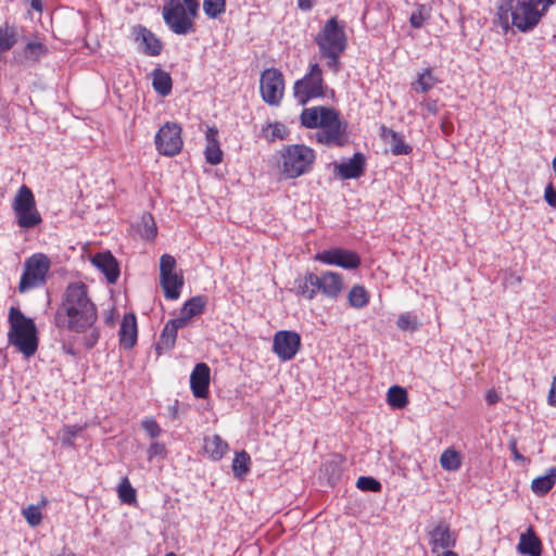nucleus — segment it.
Listing matches in <instances>:
<instances>
[{
	"mask_svg": "<svg viewBox=\"0 0 556 556\" xmlns=\"http://www.w3.org/2000/svg\"><path fill=\"white\" fill-rule=\"evenodd\" d=\"M98 319L89 286L81 280L68 282L53 316L55 327L81 336L84 348L91 350L100 340Z\"/></svg>",
	"mask_w": 556,
	"mask_h": 556,
	"instance_id": "obj_1",
	"label": "nucleus"
},
{
	"mask_svg": "<svg viewBox=\"0 0 556 556\" xmlns=\"http://www.w3.org/2000/svg\"><path fill=\"white\" fill-rule=\"evenodd\" d=\"M301 124L306 128L320 130L316 134L318 142L342 147L346 142V123L332 108L313 106L304 109L300 115Z\"/></svg>",
	"mask_w": 556,
	"mask_h": 556,
	"instance_id": "obj_2",
	"label": "nucleus"
},
{
	"mask_svg": "<svg viewBox=\"0 0 556 556\" xmlns=\"http://www.w3.org/2000/svg\"><path fill=\"white\" fill-rule=\"evenodd\" d=\"M8 342L26 358L35 355L38 350V329L33 318L27 317L20 308L10 307L8 314Z\"/></svg>",
	"mask_w": 556,
	"mask_h": 556,
	"instance_id": "obj_3",
	"label": "nucleus"
},
{
	"mask_svg": "<svg viewBox=\"0 0 556 556\" xmlns=\"http://www.w3.org/2000/svg\"><path fill=\"white\" fill-rule=\"evenodd\" d=\"M320 56L326 59V65L334 74L341 70V54L348 47L344 24L339 23L336 16L329 18L323 29L315 37Z\"/></svg>",
	"mask_w": 556,
	"mask_h": 556,
	"instance_id": "obj_4",
	"label": "nucleus"
},
{
	"mask_svg": "<svg viewBox=\"0 0 556 556\" xmlns=\"http://www.w3.org/2000/svg\"><path fill=\"white\" fill-rule=\"evenodd\" d=\"M315 151L305 144H289L281 150V175L294 179L307 174L314 163Z\"/></svg>",
	"mask_w": 556,
	"mask_h": 556,
	"instance_id": "obj_5",
	"label": "nucleus"
},
{
	"mask_svg": "<svg viewBox=\"0 0 556 556\" xmlns=\"http://www.w3.org/2000/svg\"><path fill=\"white\" fill-rule=\"evenodd\" d=\"M323 70L318 63H309L307 73L295 80L292 87L293 97L301 105L314 99L324 98L327 92Z\"/></svg>",
	"mask_w": 556,
	"mask_h": 556,
	"instance_id": "obj_6",
	"label": "nucleus"
},
{
	"mask_svg": "<svg viewBox=\"0 0 556 556\" xmlns=\"http://www.w3.org/2000/svg\"><path fill=\"white\" fill-rule=\"evenodd\" d=\"M51 261L45 253H34L27 257L23 265V273L17 286L20 293L39 289L47 283Z\"/></svg>",
	"mask_w": 556,
	"mask_h": 556,
	"instance_id": "obj_7",
	"label": "nucleus"
},
{
	"mask_svg": "<svg viewBox=\"0 0 556 556\" xmlns=\"http://www.w3.org/2000/svg\"><path fill=\"white\" fill-rule=\"evenodd\" d=\"M12 210L15 215L16 224L21 229H34L42 223V217L37 208L33 191L25 185L17 190Z\"/></svg>",
	"mask_w": 556,
	"mask_h": 556,
	"instance_id": "obj_8",
	"label": "nucleus"
},
{
	"mask_svg": "<svg viewBox=\"0 0 556 556\" xmlns=\"http://www.w3.org/2000/svg\"><path fill=\"white\" fill-rule=\"evenodd\" d=\"M162 15L167 27L176 35H188L195 30L194 18L198 15H192L181 0H167Z\"/></svg>",
	"mask_w": 556,
	"mask_h": 556,
	"instance_id": "obj_9",
	"label": "nucleus"
},
{
	"mask_svg": "<svg viewBox=\"0 0 556 556\" xmlns=\"http://www.w3.org/2000/svg\"><path fill=\"white\" fill-rule=\"evenodd\" d=\"M260 92L263 101L271 106H278L285 94V77L280 70L269 67L260 77Z\"/></svg>",
	"mask_w": 556,
	"mask_h": 556,
	"instance_id": "obj_10",
	"label": "nucleus"
},
{
	"mask_svg": "<svg viewBox=\"0 0 556 556\" xmlns=\"http://www.w3.org/2000/svg\"><path fill=\"white\" fill-rule=\"evenodd\" d=\"M154 143L157 152L162 155L179 154L184 146L181 126L175 122L164 123L155 134Z\"/></svg>",
	"mask_w": 556,
	"mask_h": 556,
	"instance_id": "obj_11",
	"label": "nucleus"
},
{
	"mask_svg": "<svg viewBox=\"0 0 556 556\" xmlns=\"http://www.w3.org/2000/svg\"><path fill=\"white\" fill-rule=\"evenodd\" d=\"M176 260L169 254L160 258V281L167 300H177L184 286V277L176 270Z\"/></svg>",
	"mask_w": 556,
	"mask_h": 556,
	"instance_id": "obj_12",
	"label": "nucleus"
},
{
	"mask_svg": "<svg viewBox=\"0 0 556 556\" xmlns=\"http://www.w3.org/2000/svg\"><path fill=\"white\" fill-rule=\"evenodd\" d=\"M545 12L534 0L517 1L511 9L513 25L521 31H527L540 22Z\"/></svg>",
	"mask_w": 556,
	"mask_h": 556,
	"instance_id": "obj_13",
	"label": "nucleus"
},
{
	"mask_svg": "<svg viewBox=\"0 0 556 556\" xmlns=\"http://www.w3.org/2000/svg\"><path fill=\"white\" fill-rule=\"evenodd\" d=\"M301 348V337L291 330H279L273 338V352L282 362L291 361Z\"/></svg>",
	"mask_w": 556,
	"mask_h": 556,
	"instance_id": "obj_14",
	"label": "nucleus"
},
{
	"mask_svg": "<svg viewBox=\"0 0 556 556\" xmlns=\"http://www.w3.org/2000/svg\"><path fill=\"white\" fill-rule=\"evenodd\" d=\"M315 260L323 264L336 265L344 269H355L361 265V257L356 252L342 248H332L318 252L315 255Z\"/></svg>",
	"mask_w": 556,
	"mask_h": 556,
	"instance_id": "obj_15",
	"label": "nucleus"
},
{
	"mask_svg": "<svg viewBox=\"0 0 556 556\" xmlns=\"http://www.w3.org/2000/svg\"><path fill=\"white\" fill-rule=\"evenodd\" d=\"M431 553L454 548L457 542V534L451 530L450 525L441 520L428 532Z\"/></svg>",
	"mask_w": 556,
	"mask_h": 556,
	"instance_id": "obj_16",
	"label": "nucleus"
},
{
	"mask_svg": "<svg viewBox=\"0 0 556 556\" xmlns=\"http://www.w3.org/2000/svg\"><path fill=\"white\" fill-rule=\"evenodd\" d=\"M136 42L142 46L143 53L149 56H159L163 51V42L149 28L136 25L131 29Z\"/></svg>",
	"mask_w": 556,
	"mask_h": 556,
	"instance_id": "obj_17",
	"label": "nucleus"
},
{
	"mask_svg": "<svg viewBox=\"0 0 556 556\" xmlns=\"http://www.w3.org/2000/svg\"><path fill=\"white\" fill-rule=\"evenodd\" d=\"M317 283L319 292L328 299H337L344 290V278L341 274L327 270L323 271L320 276L317 275Z\"/></svg>",
	"mask_w": 556,
	"mask_h": 556,
	"instance_id": "obj_18",
	"label": "nucleus"
},
{
	"mask_svg": "<svg viewBox=\"0 0 556 556\" xmlns=\"http://www.w3.org/2000/svg\"><path fill=\"white\" fill-rule=\"evenodd\" d=\"M210 367L205 363H199L194 366L190 375V389L197 399H206L210 388Z\"/></svg>",
	"mask_w": 556,
	"mask_h": 556,
	"instance_id": "obj_19",
	"label": "nucleus"
},
{
	"mask_svg": "<svg viewBox=\"0 0 556 556\" xmlns=\"http://www.w3.org/2000/svg\"><path fill=\"white\" fill-rule=\"evenodd\" d=\"M366 168V159L363 153L356 152L353 157L346 162L336 164L334 172L341 179H356L364 175Z\"/></svg>",
	"mask_w": 556,
	"mask_h": 556,
	"instance_id": "obj_20",
	"label": "nucleus"
},
{
	"mask_svg": "<svg viewBox=\"0 0 556 556\" xmlns=\"http://www.w3.org/2000/svg\"><path fill=\"white\" fill-rule=\"evenodd\" d=\"M138 339V326L137 318L134 313H126L123 316L119 330H118V340L119 345L125 350H131Z\"/></svg>",
	"mask_w": 556,
	"mask_h": 556,
	"instance_id": "obj_21",
	"label": "nucleus"
},
{
	"mask_svg": "<svg viewBox=\"0 0 556 556\" xmlns=\"http://www.w3.org/2000/svg\"><path fill=\"white\" fill-rule=\"evenodd\" d=\"M92 264L104 274L109 283H115L119 277V266L111 252L97 253L92 257Z\"/></svg>",
	"mask_w": 556,
	"mask_h": 556,
	"instance_id": "obj_22",
	"label": "nucleus"
},
{
	"mask_svg": "<svg viewBox=\"0 0 556 556\" xmlns=\"http://www.w3.org/2000/svg\"><path fill=\"white\" fill-rule=\"evenodd\" d=\"M184 327V319L175 318L165 324L156 343V351L159 354L170 351L175 346L178 329Z\"/></svg>",
	"mask_w": 556,
	"mask_h": 556,
	"instance_id": "obj_23",
	"label": "nucleus"
},
{
	"mask_svg": "<svg viewBox=\"0 0 556 556\" xmlns=\"http://www.w3.org/2000/svg\"><path fill=\"white\" fill-rule=\"evenodd\" d=\"M517 549L522 555L541 556L542 543L532 528L520 534Z\"/></svg>",
	"mask_w": 556,
	"mask_h": 556,
	"instance_id": "obj_24",
	"label": "nucleus"
},
{
	"mask_svg": "<svg viewBox=\"0 0 556 556\" xmlns=\"http://www.w3.org/2000/svg\"><path fill=\"white\" fill-rule=\"evenodd\" d=\"M206 146L204 150L205 160L211 165H217L223 161V151L218 141V131L215 128H208L206 131Z\"/></svg>",
	"mask_w": 556,
	"mask_h": 556,
	"instance_id": "obj_25",
	"label": "nucleus"
},
{
	"mask_svg": "<svg viewBox=\"0 0 556 556\" xmlns=\"http://www.w3.org/2000/svg\"><path fill=\"white\" fill-rule=\"evenodd\" d=\"M317 275L314 273H306L302 278L295 281V294L312 301L319 292L317 283Z\"/></svg>",
	"mask_w": 556,
	"mask_h": 556,
	"instance_id": "obj_26",
	"label": "nucleus"
},
{
	"mask_svg": "<svg viewBox=\"0 0 556 556\" xmlns=\"http://www.w3.org/2000/svg\"><path fill=\"white\" fill-rule=\"evenodd\" d=\"M228 450V443L218 434L208 435L203 439V451L213 460L222 459Z\"/></svg>",
	"mask_w": 556,
	"mask_h": 556,
	"instance_id": "obj_27",
	"label": "nucleus"
},
{
	"mask_svg": "<svg viewBox=\"0 0 556 556\" xmlns=\"http://www.w3.org/2000/svg\"><path fill=\"white\" fill-rule=\"evenodd\" d=\"M381 137L391 146V151L394 155H407L412 152V147L404 142L403 137L395 130L382 126Z\"/></svg>",
	"mask_w": 556,
	"mask_h": 556,
	"instance_id": "obj_28",
	"label": "nucleus"
},
{
	"mask_svg": "<svg viewBox=\"0 0 556 556\" xmlns=\"http://www.w3.org/2000/svg\"><path fill=\"white\" fill-rule=\"evenodd\" d=\"M206 299L202 295L192 296L189 299L180 309V317L184 319V326H187L189 320L204 312Z\"/></svg>",
	"mask_w": 556,
	"mask_h": 556,
	"instance_id": "obj_29",
	"label": "nucleus"
},
{
	"mask_svg": "<svg viewBox=\"0 0 556 556\" xmlns=\"http://www.w3.org/2000/svg\"><path fill=\"white\" fill-rule=\"evenodd\" d=\"M556 484V467L547 469L544 476L536 477L531 482V490L535 495L543 496Z\"/></svg>",
	"mask_w": 556,
	"mask_h": 556,
	"instance_id": "obj_30",
	"label": "nucleus"
},
{
	"mask_svg": "<svg viewBox=\"0 0 556 556\" xmlns=\"http://www.w3.org/2000/svg\"><path fill=\"white\" fill-rule=\"evenodd\" d=\"M152 87L160 96H168L173 88V80L169 73L162 68H155L152 72Z\"/></svg>",
	"mask_w": 556,
	"mask_h": 556,
	"instance_id": "obj_31",
	"label": "nucleus"
},
{
	"mask_svg": "<svg viewBox=\"0 0 556 556\" xmlns=\"http://www.w3.org/2000/svg\"><path fill=\"white\" fill-rule=\"evenodd\" d=\"M48 500L42 496L40 502L36 505L30 504L22 509V516L25 518L29 527L35 528L42 521V510L47 507Z\"/></svg>",
	"mask_w": 556,
	"mask_h": 556,
	"instance_id": "obj_32",
	"label": "nucleus"
},
{
	"mask_svg": "<svg viewBox=\"0 0 556 556\" xmlns=\"http://www.w3.org/2000/svg\"><path fill=\"white\" fill-rule=\"evenodd\" d=\"M440 466L446 471H457L462 467V454L453 447L445 448L440 456Z\"/></svg>",
	"mask_w": 556,
	"mask_h": 556,
	"instance_id": "obj_33",
	"label": "nucleus"
},
{
	"mask_svg": "<svg viewBox=\"0 0 556 556\" xmlns=\"http://www.w3.org/2000/svg\"><path fill=\"white\" fill-rule=\"evenodd\" d=\"M369 292L362 285L353 286L348 293L350 306L356 309L365 307L369 303Z\"/></svg>",
	"mask_w": 556,
	"mask_h": 556,
	"instance_id": "obj_34",
	"label": "nucleus"
},
{
	"mask_svg": "<svg viewBox=\"0 0 556 556\" xmlns=\"http://www.w3.org/2000/svg\"><path fill=\"white\" fill-rule=\"evenodd\" d=\"M387 402L394 409H402L408 404L407 391L400 386H392L387 393Z\"/></svg>",
	"mask_w": 556,
	"mask_h": 556,
	"instance_id": "obj_35",
	"label": "nucleus"
},
{
	"mask_svg": "<svg viewBox=\"0 0 556 556\" xmlns=\"http://www.w3.org/2000/svg\"><path fill=\"white\" fill-rule=\"evenodd\" d=\"M438 83V78L433 75L431 68H425L412 84V88L416 92L426 93L432 89Z\"/></svg>",
	"mask_w": 556,
	"mask_h": 556,
	"instance_id": "obj_36",
	"label": "nucleus"
},
{
	"mask_svg": "<svg viewBox=\"0 0 556 556\" xmlns=\"http://www.w3.org/2000/svg\"><path fill=\"white\" fill-rule=\"evenodd\" d=\"M251 457L245 451L236 453L232 460V471L236 478L243 479L250 471Z\"/></svg>",
	"mask_w": 556,
	"mask_h": 556,
	"instance_id": "obj_37",
	"label": "nucleus"
},
{
	"mask_svg": "<svg viewBox=\"0 0 556 556\" xmlns=\"http://www.w3.org/2000/svg\"><path fill=\"white\" fill-rule=\"evenodd\" d=\"M287 135L288 130L286 126L280 122L268 123L263 128V136L269 142L282 140L287 137Z\"/></svg>",
	"mask_w": 556,
	"mask_h": 556,
	"instance_id": "obj_38",
	"label": "nucleus"
},
{
	"mask_svg": "<svg viewBox=\"0 0 556 556\" xmlns=\"http://www.w3.org/2000/svg\"><path fill=\"white\" fill-rule=\"evenodd\" d=\"M138 231L142 238L148 240H153L157 236V227L150 213L142 215L141 222L138 226Z\"/></svg>",
	"mask_w": 556,
	"mask_h": 556,
	"instance_id": "obj_39",
	"label": "nucleus"
},
{
	"mask_svg": "<svg viewBox=\"0 0 556 556\" xmlns=\"http://www.w3.org/2000/svg\"><path fill=\"white\" fill-rule=\"evenodd\" d=\"M117 494L122 503L132 505L137 502V492L127 477L123 478L117 488Z\"/></svg>",
	"mask_w": 556,
	"mask_h": 556,
	"instance_id": "obj_40",
	"label": "nucleus"
},
{
	"mask_svg": "<svg viewBox=\"0 0 556 556\" xmlns=\"http://www.w3.org/2000/svg\"><path fill=\"white\" fill-rule=\"evenodd\" d=\"M227 0H203V11L208 18L215 20L226 12Z\"/></svg>",
	"mask_w": 556,
	"mask_h": 556,
	"instance_id": "obj_41",
	"label": "nucleus"
},
{
	"mask_svg": "<svg viewBox=\"0 0 556 556\" xmlns=\"http://www.w3.org/2000/svg\"><path fill=\"white\" fill-rule=\"evenodd\" d=\"M47 47L42 42L36 40L28 41L23 49V54L25 59L31 61H38L39 58L47 54Z\"/></svg>",
	"mask_w": 556,
	"mask_h": 556,
	"instance_id": "obj_42",
	"label": "nucleus"
},
{
	"mask_svg": "<svg viewBox=\"0 0 556 556\" xmlns=\"http://www.w3.org/2000/svg\"><path fill=\"white\" fill-rule=\"evenodd\" d=\"M429 17V10L424 4H418L416 10L410 14L409 23L413 28H421Z\"/></svg>",
	"mask_w": 556,
	"mask_h": 556,
	"instance_id": "obj_43",
	"label": "nucleus"
},
{
	"mask_svg": "<svg viewBox=\"0 0 556 556\" xmlns=\"http://www.w3.org/2000/svg\"><path fill=\"white\" fill-rule=\"evenodd\" d=\"M81 431L79 426H64L61 430V441L64 446L73 447L74 439Z\"/></svg>",
	"mask_w": 556,
	"mask_h": 556,
	"instance_id": "obj_44",
	"label": "nucleus"
},
{
	"mask_svg": "<svg viewBox=\"0 0 556 556\" xmlns=\"http://www.w3.org/2000/svg\"><path fill=\"white\" fill-rule=\"evenodd\" d=\"M396 325L403 331H415L418 328V320L416 316L404 313L399 316Z\"/></svg>",
	"mask_w": 556,
	"mask_h": 556,
	"instance_id": "obj_45",
	"label": "nucleus"
},
{
	"mask_svg": "<svg viewBox=\"0 0 556 556\" xmlns=\"http://www.w3.org/2000/svg\"><path fill=\"white\" fill-rule=\"evenodd\" d=\"M356 486L362 491L379 492L381 483L372 477L362 476L356 481Z\"/></svg>",
	"mask_w": 556,
	"mask_h": 556,
	"instance_id": "obj_46",
	"label": "nucleus"
},
{
	"mask_svg": "<svg viewBox=\"0 0 556 556\" xmlns=\"http://www.w3.org/2000/svg\"><path fill=\"white\" fill-rule=\"evenodd\" d=\"M143 430L149 434L150 438H157L162 433V428L152 417L144 418L141 421Z\"/></svg>",
	"mask_w": 556,
	"mask_h": 556,
	"instance_id": "obj_47",
	"label": "nucleus"
},
{
	"mask_svg": "<svg viewBox=\"0 0 556 556\" xmlns=\"http://www.w3.org/2000/svg\"><path fill=\"white\" fill-rule=\"evenodd\" d=\"M147 454H148L149 460H151L157 456L164 457L166 455V447L161 442H153L148 447Z\"/></svg>",
	"mask_w": 556,
	"mask_h": 556,
	"instance_id": "obj_48",
	"label": "nucleus"
},
{
	"mask_svg": "<svg viewBox=\"0 0 556 556\" xmlns=\"http://www.w3.org/2000/svg\"><path fill=\"white\" fill-rule=\"evenodd\" d=\"M544 200L546 201V203L556 208V190L554 189L553 185L552 184H548L546 187H545V190H544Z\"/></svg>",
	"mask_w": 556,
	"mask_h": 556,
	"instance_id": "obj_49",
	"label": "nucleus"
},
{
	"mask_svg": "<svg viewBox=\"0 0 556 556\" xmlns=\"http://www.w3.org/2000/svg\"><path fill=\"white\" fill-rule=\"evenodd\" d=\"M547 402L551 406L556 407V375L553 377L552 384L547 395Z\"/></svg>",
	"mask_w": 556,
	"mask_h": 556,
	"instance_id": "obj_50",
	"label": "nucleus"
},
{
	"mask_svg": "<svg viewBox=\"0 0 556 556\" xmlns=\"http://www.w3.org/2000/svg\"><path fill=\"white\" fill-rule=\"evenodd\" d=\"M185 4H187L189 12L192 15H199V1L198 0H181Z\"/></svg>",
	"mask_w": 556,
	"mask_h": 556,
	"instance_id": "obj_51",
	"label": "nucleus"
},
{
	"mask_svg": "<svg viewBox=\"0 0 556 556\" xmlns=\"http://www.w3.org/2000/svg\"><path fill=\"white\" fill-rule=\"evenodd\" d=\"M316 0H298V7L302 11H308L313 8Z\"/></svg>",
	"mask_w": 556,
	"mask_h": 556,
	"instance_id": "obj_52",
	"label": "nucleus"
},
{
	"mask_svg": "<svg viewBox=\"0 0 556 556\" xmlns=\"http://www.w3.org/2000/svg\"><path fill=\"white\" fill-rule=\"evenodd\" d=\"M30 8L38 13H42L43 11V3L41 0H29Z\"/></svg>",
	"mask_w": 556,
	"mask_h": 556,
	"instance_id": "obj_53",
	"label": "nucleus"
},
{
	"mask_svg": "<svg viewBox=\"0 0 556 556\" xmlns=\"http://www.w3.org/2000/svg\"><path fill=\"white\" fill-rule=\"evenodd\" d=\"M510 450H511L513 456L516 460H525V457L518 452L517 445L515 442L510 443Z\"/></svg>",
	"mask_w": 556,
	"mask_h": 556,
	"instance_id": "obj_54",
	"label": "nucleus"
},
{
	"mask_svg": "<svg viewBox=\"0 0 556 556\" xmlns=\"http://www.w3.org/2000/svg\"><path fill=\"white\" fill-rule=\"evenodd\" d=\"M536 3L541 4L542 11H547V9L556 2V0H534Z\"/></svg>",
	"mask_w": 556,
	"mask_h": 556,
	"instance_id": "obj_55",
	"label": "nucleus"
},
{
	"mask_svg": "<svg viewBox=\"0 0 556 556\" xmlns=\"http://www.w3.org/2000/svg\"><path fill=\"white\" fill-rule=\"evenodd\" d=\"M432 556H458L457 553H455L454 551H452V548L450 549H444L442 552H437L435 554H432Z\"/></svg>",
	"mask_w": 556,
	"mask_h": 556,
	"instance_id": "obj_56",
	"label": "nucleus"
},
{
	"mask_svg": "<svg viewBox=\"0 0 556 556\" xmlns=\"http://www.w3.org/2000/svg\"><path fill=\"white\" fill-rule=\"evenodd\" d=\"M488 401H489V403H491V404L495 403V402L497 401V396H496V394H494V395L489 394V395H488Z\"/></svg>",
	"mask_w": 556,
	"mask_h": 556,
	"instance_id": "obj_57",
	"label": "nucleus"
},
{
	"mask_svg": "<svg viewBox=\"0 0 556 556\" xmlns=\"http://www.w3.org/2000/svg\"><path fill=\"white\" fill-rule=\"evenodd\" d=\"M59 556H76V555L74 553L70 552V551H64Z\"/></svg>",
	"mask_w": 556,
	"mask_h": 556,
	"instance_id": "obj_58",
	"label": "nucleus"
},
{
	"mask_svg": "<svg viewBox=\"0 0 556 556\" xmlns=\"http://www.w3.org/2000/svg\"><path fill=\"white\" fill-rule=\"evenodd\" d=\"M64 351H65L67 354L75 355V352H74L73 348H64Z\"/></svg>",
	"mask_w": 556,
	"mask_h": 556,
	"instance_id": "obj_59",
	"label": "nucleus"
},
{
	"mask_svg": "<svg viewBox=\"0 0 556 556\" xmlns=\"http://www.w3.org/2000/svg\"><path fill=\"white\" fill-rule=\"evenodd\" d=\"M552 165H553V169H554V173H555V176H556V156L553 159Z\"/></svg>",
	"mask_w": 556,
	"mask_h": 556,
	"instance_id": "obj_60",
	"label": "nucleus"
}]
</instances>
